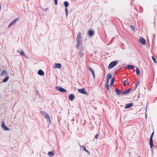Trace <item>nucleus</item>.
Instances as JSON below:
<instances>
[{"label": "nucleus", "instance_id": "obj_1", "mask_svg": "<svg viewBox=\"0 0 157 157\" xmlns=\"http://www.w3.org/2000/svg\"><path fill=\"white\" fill-rule=\"evenodd\" d=\"M81 34L80 33H79L77 36V37L76 39V40L77 42V48H78L79 46L82 45L81 43Z\"/></svg>", "mask_w": 157, "mask_h": 157}, {"label": "nucleus", "instance_id": "obj_2", "mask_svg": "<svg viewBox=\"0 0 157 157\" xmlns=\"http://www.w3.org/2000/svg\"><path fill=\"white\" fill-rule=\"evenodd\" d=\"M40 113L44 116L45 118L48 121L50 124L51 123V121L49 115L44 111H41Z\"/></svg>", "mask_w": 157, "mask_h": 157}, {"label": "nucleus", "instance_id": "obj_3", "mask_svg": "<svg viewBox=\"0 0 157 157\" xmlns=\"http://www.w3.org/2000/svg\"><path fill=\"white\" fill-rule=\"evenodd\" d=\"M1 127L2 128L3 130H4L6 131L10 130V129L3 122H2Z\"/></svg>", "mask_w": 157, "mask_h": 157}, {"label": "nucleus", "instance_id": "obj_4", "mask_svg": "<svg viewBox=\"0 0 157 157\" xmlns=\"http://www.w3.org/2000/svg\"><path fill=\"white\" fill-rule=\"evenodd\" d=\"M117 64V62L116 61H113L109 65L108 67L110 68H112L116 65Z\"/></svg>", "mask_w": 157, "mask_h": 157}, {"label": "nucleus", "instance_id": "obj_5", "mask_svg": "<svg viewBox=\"0 0 157 157\" xmlns=\"http://www.w3.org/2000/svg\"><path fill=\"white\" fill-rule=\"evenodd\" d=\"M56 89L57 90L61 92H66V90L65 89L60 86L56 87Z\"/></svg>", "mask_w": 157, "mask_h": 157}, {"label": "nucleus", "instance_id": "obj_6", "mask_svg": "<svg viewBox=\"0 0 157 157\" xmlns=\"http://www.w3.org/2000/svg\"><path fill=\"white\" fill-rule=\"evenodd\" d=\"M78 91L81 94L87 95V93L85 91V89L84 88L81 89H78Z\"/></svg>", "mask_w": 157, "mask_h": 157}, {"label": "nucleus", "instance_id": "obj_7", "mask_svg": "<svg viewBox=\"0 0 157 157\" xmlns=\"http://www.w3.org/2000/svg\"><path fill=\"white\" fill-rule=\"evenodd\" d=\"M139 42L143 45H145L146 44L145 40L142 37H140L139 38Z\"/></svg>", "mask_w": 157, "mask_h": 157}, {"label": "nucleus", "instance_id": "obj_8", "mask_svg": "<svg viewBox=\"0 0 157 157\" xmlns=\"http://www.w3.org/2000/svg\"><path fill=\"white\" fill-rule=\"evenodd\" d=\"M131 90V89L130 88H129L128 90H124L123 92H122V94L123 95H126L128 94L129 92Z\"/></svg>", "mask_w": 157, "mask_h": 157}, {"label": "nucleus", "instance_id": "obj_9", "mask_svg": "<svg viewBox=\"0 0 157 157\" xmlns=\"http://www.w3.org/2000/svg\"><path fill=\"white\" fill-rule=\"evenodd\" d=\"M18 20V19L17 18V19H15L13 21H12V22H11L10 24L9 25V26H8V27L9 28H10V27L12 25H13L14 24L16 23V22Z\"/></svg>", "mask_w": 157, "mask_h": 157}, {"label": "nucleus", "instance_id": "obj_10", "mask_svg": "<svg viewBox=\"0 0 157 157\" xmlns=\"http://www.w3.org/2000/svg\"><path fill=\"white\" fill-rule=\"evenodd\" d=\"M61 64L60 63H55L54 65V68H60L61 67Z\"/></svg>", "mask_w": 157, "mask_h": 157}, {"label": "nucleus", "instance_id": "obj_11", "mask_svg": "<svg viewBox=\"0 0 157 157\" xmlns=\"http://www.w3.org/2000/svg\"><path fill=\"white\" fill-rule=\"evenodd\" d=\"M7 74V72L6 70H3L2 71L1 76H2L4 75H6Z\"/></svg>", "mask_w": 157, "mask_h": 157}, {"label": "nucleus", "instance_id": "obj_12", "mask_svg": "<svg viewBox=\"0 0 157 157\" xmlns=\"http://www.w3.org/2000/svg\"><path fill=\"white\" fill-rule=\"evenodd\" d=\"M88 34L90 36H91L94 35V31L93 30H90L88 31Z\"/></svg>", "mask_w": 157, "mask_h": 157}, {"label": "nucleus", "instance_id": "obj_13", "mask_svg": "<svg viewBox=\"0 0 157 157\" xmlns=\"http://www.w3.org/2000/svg\"><path fill=\"white\" fill-rule=\"evenodd\" d=\"M69 98L70 100L73 101L75 98L74 95L73 94H71L69 95Z\"/></svg>", "mask_w": 157, "mask_h": 157}, {"label": "nucleus", "instance_id": "obj_14", "mask_svg": "<svg viewBox=\"0 0 157 157\" xmlns=\"http://www.w3.org/2000/svg\"><path fill=\"white\" fill-rule=\"evenodd\" d=\"M133 105V104L132 103H130L128 104L125 106V108L126 109H128L131 106H132Z\"/></svg>", "mask_w": 157, "mask_h": 157}, {"label": "nucleus", "instance_id": "obj_15", "mask_svg": "<svg viewBox=\"0 0 157 157\" xmlns=\"http://www.w3.org/2000/svg\"><path fill=\"white\" fill-rule=\"evenodd\" d=\"M38 74L40 75H44V73L41 70H39L38 71Z\"/></svg>", "mask_w": 157, "mask_h": 157}, {"label": "nucleus", "instance_id": "obj_16", "mask_svg": "<svg viewBox=\"0 0 157 157\" xmlns=\"http://www.w3.org/2000/svg\"><path fill=\"white\" fill-rule=\"evenodd\" d=\"M90 70L91 72L93 75V76L94 77V78L95 77L94 71L91 68H90Z\"/></svg>", "mask_w": 157, "mask_h": 157}, {"label": "nucleus", "instance_id": "obj_17", "mask_svg": "<svg viewBox=\"0 0 157 157\" xmlns=\"http://www.w3.org/2000/svg\"><path fill=\"white\" fill-rule=\"evenodd\" d=\"M81 149H82L84 150L85 151L88 153V155H90V153L89 151L86 149V147L84 146H82L81 147Z\"/></svg>", "mask_w": 157, "mask_h": 157}, {"label": "nucleus", "instance_id": "obj_18", "mask_svg": "<svg viewBox=\"0 0 157 157\" xmlns=\"http://www.w3.org/2000/svg\"><path fill=\"white\" fill-rule=\"evenodd\" d=\"M149 144L150 147L151 148L153 146V143L152 141V140L151 138H150L149 140Z\"/></svg>", "mask_w": 157, "mask_h": 157}, {"label": "nucleus", "instance_id": "obj_19", "mask_svg": "<svg viewBox=\"0 0 157 157\" xmlns=\"http://www.w3.org/2000/svg\"><path fill=\"white\" fill-rule=\"evenodd\" d=\"M63 4L65 8H67L69 6V3L67 1L64 2Z\"/></svg>", "mask_w": 157, "mask_h": 157}, {"label": "nucleus", "instance_id": "obj_20", "mask_svg": "<svg viewBox=\"0 0 157 157\" xmlns=\"http://www.w3.org/2000/svg\"><path fill=\"white\" fill-rule=\"evenodd\" d=\"M9 77L8 76H6L5 78L3 80V82H7L9 80Z\"/></svg>", "mask_w": 157, "mask_h": 157}, {"label": "nucleus", "instance_id": "obj_21", "mask_svg": "<svg viewBox=\"0 0 157 157\" xmlns=\"http://www.w3.org/2000/svg\"><path fill=\"white\" fill-rule=\"evenodd\" d=\"M18 52L19 54L22 56H24L25 55L24 52L21 50H19L18 51Z\"/></svg>", "mask_w": 157, "mask_h": 157}, {"label": "nucleus", "instance_id": "obj_22", "mask_svg": "<svg viewBox=\"0 0 157 157\" xmlns=\"http://www.w3.org/2000/svg\"><path fill=\"white\" fill-rule=\"evenodd\" d=\"M115 92L118 95H120L121 94V92L119 90L117 89H116L115 90Z\"/></svg>", "mask_w": 157, "mask_h": 157}, {"label": "nucleus", "instance_id": "obj_23", "mask_svg": "<svg viewBox=\"0 0 157 157\" xmlns=\"http://www.w3.org/2000/svg\"><path fill=\"white\" fill-rule=\"evenodd\" d=\"M112 75L111 74L109 73L106 76V79H109L111 78Z\"/></svg>", "mask_w": 157, "mask_h": 157}, {"label": "nucleus", "instance_id": "obj_24", "mask_svg": "<svg viewBox=\"0 0 157 157\" xmlns=\"http://www.w3.org/2000/svg\"><path fill=\"white\" fill-rule=\"evenodd\" d=\"M127 67L128 69H132L134 67L133 66L130 65H128Z\"/></svg>", "mask_w": 157, "mask_h": 157}, {"label": "nucleus", "instance_id": "obj_25", "mask_svg": "<svg viewBox=\"0 0 157 157\" xmlns=\"http://www.w3.org/2000/svg\"><path fill=\"white\" fill-rule=\"evenodd\" d=\"M48 154L51 156H53L54 155V153L52 151H49Z\"/></svg>", "mask_w": 157, "mask_h": 157}, {"label": "nucleus", "instance_id": "obj_26", "mask_svg": "<svg viewBox=\"0 0 157 157\" xmlns=\"http://www.w3.org/2000/svg\"><path fill=\"white\" fill-rule=\"evenodd\" d=\"M136 73L137 75H140V71L138 68H137L136 70Z\"/></svg>", "mask_w": 157, "mask_h": 157}, {"label": "nucleus", "instance_id": "obj_27", "mask_svg": "<svg viewBox=\"0 0 157 157\" xmlns=\"http://www.w3.org/2000/svg\"><path fill=\"white\" fill-rule=\"evenodd\" d=\"M114 79L112 78L111 80V86H112L114 83Z\"/></svg>", "mask_w": 157, "mask_h": 157}, {"label": "nucleus", "instance_id": "obj_28", "mask_svg": "<svg viewBox=\"0 0 157 157\" xmlns=\"http://www.w3.org/2000/svg\"><path fill=\"white\" fill-rule=\"evenodd\" d=\"M130 27L131 28V30L133 32H135V28L134 26H130Z\"/></svg>", "mask_w": 157, "mask_h": 157}, {"label": "nucleus", "instance_id": "obj_29", "mask_svg": "<svg viewBox=\"0 0 157 157\" xmlns=\"http://www.w3.org/2000/svg\"><path fill=\"white\" fill-rule=\"evenodd\" d=\"M65 13L66 14V17H67L68 15V11L67 8H65Z\"/></svg>", "mask_w": 157, "mask_h": 157}, {"label": "nucleus", "instance_id": "obj_30", "mask_svg": "<svg viewBox=\"0 0 157 157\" xmlns=\"http://www.w3.org/2000/svg\"><path fill=\"white\" fill-rule=\"evenodd\" d=\"M84 55L83 53L81 51H80L79 52V55L80 56L82 57Z\"/></svg>", "mask_w": 157, "mask_h": 157}, {"label": "nucleus", "instance_id": "obj_31", "mask_svg": "<svg viewBox=\"0 0 157 157\" xmlns=\"http://www.w3.org/2000/svg\"><path fill=\"white\" fill-rule=\"evenodd\" d=\"M152 59L154 61V62L155 63H157V62L156 60V59H155V58L153 57V56H152Z\"/></svg>", "mask_w": 157, "mask_h": 157}, {"label": "nucleus", "instance_id": "obj_32", "mask_svg": "<svg viewBox=\"0 0 157 157\" xmlns=\"http://www.w3.org/2000/svg\"><path fill=\"white\" fill-rule=\"evenodd\" d=\"M106 87L107 90H109V86L108 85H105Z\"/></svg>", "mask_w": 157, "mask_h": 157}, {"label": "nucleus", "instance_id": "obj_33", "mask_svg": "<svg viewBox=\"0 0 157 157\" xmlns=\"http://www.w3.org/2000/svg\"><path fill=\"white\" fill-rule=\"evenodd\" d=\"M55 2V5L57 4V0H54Z\"/></svg>", "mask_w": 157, "mask_h": 157}, {"label": "nucleus", "instance_id": "obj_34", "mask_svg": "<svg viewBox=\"0 0 157 157\" xmlns=\"http://www.w3.org/2000/svg\"><path fill=\"white\" fill-rule=\"evenodd\" d=\"M109 79H106V85H108L109 82Z\"/></svg>", "mask_w": 157, "mask_h": 157}, {"label": "nucleus", "instance_id": "obj_35", "mask_svg": "<svg viewBox=\"0 0 157 157\" xmlns=\"http://www.w3.org/2000/svg\"><path fill=\"white\" fill-rule=\"evenodd\" d=\"M126 81L125 80H124L123 81V84L125 86L126 85Z\"/></svg>", "mask_w": 157, "mask_h": 157}, {"label": "nucleus", "instance_id": "obj_36", "mask_svg": "<svg viewBox=\"0 0 157 157\" xmlns=\"http://www.w3.org/2000/svg\"><path fill=\"white\" fill-rule=\"evenodd\" d=\"M153 134H154V132H153L151 135V137H150V138H151V139H152V137L153 136Z\"/></svg>", "mask_w": 157, "mask_h": 157}, {"label": "nucleus", "instance_id": "obj_37", "mask_svg": "<svg viewBox=\"0 0 157 157\" xmlns=\"http://www.w3.org/2000/svg\"><path fill=\"white\" fill-rule=\"evenodd\" d=\"M98 134H96L95 136V138L96 139H97L98 138Z\"/></svg>", "mask_w": 157, "mask_h": 157}, {"label": "nucleus", "instance_id": "obj_38", "mask_svg": "<svg viewBox=\"0 0 157 157\" xmlns=\"http://www.w3.org/2000/svg\"><path fill=\"white\" fill-rule=\"evenodd\" d=\"M147 116L146 114H145V118H146V119H147Z\"/></svg>", "mask_w": 157, "mask_h": 157}, {"label": "nucleus", "instance_id": "obj_39", "mask_svg": "<svg viewBox=\"0 0 157 157\" xmlns=\"http://www.w3.org/2000/svg\"><path fill=\"white\" fill-rule=\"evenodd\" d=\"M1 6H0V10H1Z\"/></svg>", "mask_w": 157, "mask_h": 157}, {"label": "nucleus", "instance_id": "obj_40", "mask_svg": "<svg viewBox=\"0 0 157 157\" xmlns=\"http://www.w3.org/2000/svg\"><path fill=\"white\" fill-rule=\"evenodd\" d=\"M139 82H138L137 83V85L139 84Z\"/></svg>", "mask_w": 157, "mask_h": 157}, {"label": "nucleus", "instance_id": "obj_41", "mask_svg": "<svg viewBox=\"0 0 157 157\" xmlns=\"http://www.w3.org/2000/svg\"><path fill=\"white\" fill-rule=\"evenodd\" d=\"M1 71V69H0V71Z\"/></svg>", "mask_w": 157, "mask_h": 157}]
</instances>
